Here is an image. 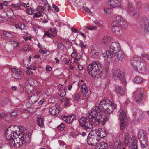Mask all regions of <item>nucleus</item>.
I'll list each match as a JSON object with an SVG mask.
<instances>
[{
	"instance_id": "nucleus-1",
	"label": "nucleus",
	"mask_w": 149,
	"mask_h": 149,
	"mask_svg": "<svg viewBox=\"0 0 149 149\" xmlns=\"http://www.w3.org/2000/svg\"><path fill=\"white\" fill-rule=\"evenodd\" d=\"M87 69L91 76L97 78L100 77L103 73L101 65L95 62L89 65Z\"/></svg>"
},
{
	"instance_id": "nucleus-2",
	"label": "nucleus",
	"mask_w": 149,
	"mask_h": 149,
	"mask_svg": "<svg viewBox=\"0 0 149 149\" xmlns=\"http://www.w3.org/2000/svg\"><path fill=\"white\" fill-rule=\"evenodd\" d=\"M102 113L103 112L97 113V114L92 116L91 113H88V118L90 119H92V121L95 123L97 122L98 124L100 123L104 125L108 119L106 115L103 114Z\"/></svg>"
},
{
	"instance_id": "nucleus-3",
	"label": "nucleus",
	"mask_w": 149,
	"mask_h": 149,
	"mask_svg": "<svg viewBox=\"0 0 149 149\" xmlns=\"http://www.w3.org/2000/svg\"><path fill=\"white\" fill-rule=\"evenodd\" d=\"M120 49V46L118 42H113L110 46L109 50L106 51V55L108 58H111L115 56Z\"/></svg>"
},
{
	"instance_id": "nucleus-4",
	"label": "nucleus",
	"mask_w": 149,
	"mask_h": 149,
	"mask_svg": "<svg viewBox=\"0 0 149 149\" xmlns=\"http://www.w3.org/2000/svg\"><path fill=\"white\" fill-rule=\"evenodd\" d=\"M90 120H92V119H90L86 117H81L79 121L80 126L86 131H90L93 127Z\"/></svg>"
},
{
	"instance_id": "nucleus-5",
	"label": "nucleus",
	"mask_w": 149,
	"mask_h": 149,
	"mask_svg": "<svg viewBox=\"0 0 149 149\" xmlns=\"http://www.w3.org/2000/svg\"><path fill=\"white\" fill-rule=\"evenodd\" d=\"M124 73L119 69L116 70L113 73V76L116 80L118 79L122 83V84H125L126 80L125 77Z\"/></svg>"
},
{
	"instance_id": "nucleus-6",
	"label": "nucleus",
	"mask_w": 149,
	"mask_h": 149,
	"mask_svg": "<svg viewBox=\"0 0 149 149\" xmlns=\"http://www.w3.org/2000/svg\"><path fill=\"white\" fill-rule=\"evenodd\" d=\"M96 132V130H92L89 133L87 139V141L88 144L91 146L94 145V142L96 140L97 141H99L100 140L97 138L96 139L95 135H94L93 133Z\"/></svg>"
},
{
	"instance_id": "nucleus-7",
	"label": "nucleus",
	"mask_w": 149,
	"mask_h": 149,
	"mask_svg": "<svg viewBox=\"0 0 149 149\" xmlns=\"http://www.w3.org/2000/svg\"><path fill=\"white\" fill-rule=\"evenodd\" d=\"M142 31L149 32V19L147 18L142 19L139 22Z\"/></svg>"
},
{
	"instance_id": "nucleus-8",
	"label": "nucleus",
	"mask_w": 149,
	"mask_h": 149,
	"mask_svg": "<svg viewBox=\"0 0 149 149\" xmlns=\"http://www.w3.org/2000/svg\"><path fill=\"white\" fill-rule=\"evenodd\" d=\"M103 102L102 100H101L99 106H96L95 107V109H92L91 111L90 112L91 114L93 116V115H95L96 114H97V113L99 112H104L105 109L104 108L103 105Z\"/></svg>"
},
{
	"instance_id": "nucleus-9",
	"label": "nucleus",
	"mask_w": 149,
	"mask_h": 149,
	"mask_svg": "<svg viewBox=\"0 0 149 149\" xmlns=\"http://www.w3.org/2000/svg\"><path fill=\"white\" fill-rule=\"evenodd\" d=\"M120 128L123 129L124 128L127 124L126 115L125 112L122 111L120 113Z\"/></svg>"
},
{
	"instance_id": "nucleus-10",
	"label": "nucleus",
	"mask_w": 149,
	"mask_h": 149,
	"mask_svg": "<svg viewBox=\"0 0 149 149\" xmlns=\"http://www.w3.org/2000/svg\"><path fill=\"white\" fill-rule=\"evenodd\" d=\"M112 26L113 27L112 31L115 34L119 36L122 33V31L121 28L117 24H113V23H112Z\"/></svg>"
},
{
	"instance_id": "nucleus-11",
	"label": "nucleus",
	"mask_w": 149,
	"mask_h": 149,
	"mask_svg": "<svg viewBox=\"0 0 149 149\" xmlns=\"http://www.w3.org/2000/svg\"><path fill=\"white\" fill-rule=\"evenodd\" d=\"M125 8L126 10L128 12L131 16H134L136 14L134 8L133 7L132 3H129Z\"/></svg>"
},
{
	"instance_id": "nucleus-12",
	"label": "nucleus",
	"mask_w": 149,
	"mask_h": 149,
	"mask_svg": "<svg viewBox=\"0 0 149 149\" xmlns=\"http://www.w3.org/2000/svg\"><path fill=\"white\" fill-rule=\"evenodd\" d=\"M138 137L139 141H142L143 140H146L147 137L146 132L143 130H140L138 133Z\"/></svg>"
},
{
	"instance_id": "nucleus-13",
	"label": "nucleus",
	"mask_w": 149,
	"mask_h": 149,
	"mask_svg": "<svg viewBox=\"0 0 149 149\" xmlns=\"http://www.w3.org/2000/svg\"><path fill=\"white\" fill-rule=\"evenodd\" d=\"M49 113L52 115L56 116L59 114L60 113V110L56 107V105H55L49 108Z\"/></svg>"
},
{
	"instance_id": "nucleus-14",
	"label": "nucleus",
	"mask_w": 149,
	"mask_h": 149,
	"mask_svg": "<svg viewBox=\"0 0 149 149\" xmlns=\"http://www.w3.org/2000/svg\"><path fill=\"white\" fill-rule=\"evenodd\" d=\"M19 139L22 141H24L26 142L29 143L31 141V134L30 133H24Z\"/></svg>"
},
{
	"instance_id": "nucleus-15",
	"label": "nucleus",
	"mask_w": 149,
	"mask_h": 149,
	"mask_svg": "<svg viewBox=\"0 0 149 149\" xmlns=\"http://www.w3.org/2000/svg\"><path fill=\"white\" fill-rule=\"evenodd\" d=\"M120 0H109V4L112 8H116L120 5Z\"/></svg>"
},
{
	"instance_id": "nucleus-16",
	"label": "nucleus",
	"mask_w": 149,
	"mask_h": 149,
	"mask_svg": "<svg viewBox=\"0 0 149 149\" xmlns=\"http://www.w3.org/2000/svg\"><path fill=\"white\" fill-rule=\"evenodd\" d=\"M116 108V104L109 105L108 108L105 109L104 112L106 113L111 114L113 113Z\"/></svg>"
},
{
	"instance_id": "nucleus-17",
	"label": "nucleus",
	"mask_w": 149,
	"mask_h": 149,
	"mask_svg": "<svg viewBox=\"0 0 149 149\" xmlns=\"http://www.w3.org/2000/svg\"><path fill=\"white\" fill-rule=\"evenodd\" d=\"M115 92L118 94L123 95L125 93L124 89L120 86H115Z\"/></svg>"
},
{
	"instance_id": "nucleus-18",
	"label": "nucleus",
	"mask_w": 149,
	"mask_h": 149,
	"mask_svg": "<svg viewBox=\"0 0 149 149\" xmlns=\"http://www.w3.org/2000/svg\"><path fill=\"white\" fill-rule=\"evenodd\" d=\"M116 54L117 55V59L121 61H123L125 60V55L122 51H119Z\"/></svg>"
},
{
	"instance_id": "nucleus-19",
	"label": "nucleus",
	"mask_w": 149,
	"mask_h": 149,
	"mask_svg": "<svg viewBox=\"0 0 149 149\" xmlns=\"http://www.w3.org/2000/svg\"><path fill=\"white\" fill-rule=\"evenodd\" d=\"M130 143L131 144V148H136V146H137V143L136 139L135 137H132L130 139Z\"/></svg>"
},
{
	"instance_id": "nucleus-20",
	"label": "nucleus",
	"mask_w": 149,
	"mask_h": 149,
	"mask_svg": "<svg viewBox=\"0 0 149 149\" xmlns=\"http://www.w3.org/2000/svg\"><path fill=\"white\" fill-rule=\"evenodd\" d=\"M12 126V125L10 126L6 132L5 136L6 139L8 140H10L13 138L11 131H8L9 129Z\"/></svg>"
},
{
	"instance_id": "nucleus-21",
	"label": "nucleus",
	"mask_w": 149,
	"mask_h": 149,
	"mask_svg": "<svg viewBox=\"0 0 149 149\" xmlns=\"http://www.w3.org/2000/svg\"><path fill=\"white\" fill-rule=\"evenodd\" d=\"M97 134V136L100 137V138H103L107 136V133L105 131H101L100 130V132L95 133Z\"/></svg>"
},
{
	"instance_id": "nucleus-22",
	"label": "nucleus",
	"mask_w": 149,
	"mask_h": 149,
	"mask_svg": "<svg viewBox=\"0 0 149 149\" xmlns=\"http://www.w3.org/2000/svg\"><path fill=\"white\" fill-rule=\"evenodd\" d=\"M146 64L144 62H140L139 63L138 67L141 71H144L145 70Z\"/></svg>"
},
{
	"instance_id": "nucleus-23",
	"label": "nucleus",
	"mask_w": 149,
	"mask_h": 149,
	"mask_svg": "<svg viewBox=\"0 0 149 149\" xmlns=\"http://www.w3.org/2000/svg\"><path fill=\"white\" fill-rule=\"evenodd\" d=\"M111 41V38L110 36H106L103 39L102 43L107 45Z\"/></svg>"
},
{
	"instance_id": "nucleus-24",
	"label": "nucleus",
	"mask_w": 149,
	"mask_h": 149,
	"mask_svg": "<svg viewBox=\"0 0 149 149\" xmlns=\"http://www.w3.org/2000/svg\"><path fill=\"white\" fill-rule=\"evenodd\" d=\"M134 81L136 84H141L143 82V79L140 76H136L134 78Z\"/></svg>"
},
{
	"instance_id": "nucleus-25",
	"label": "nucleus",
	"mask_w": 149,
	"mask_h": 149,
	"mask_svg": "<svg viewBox=\"0 0 149 149\" xmlns=\"http://www.w3.org/2000/svg\"><path fill=\"white\" fill-rule=\"evenodd\" d=\"M34 97H32V96H31L30 98L29 101V102L30 103L33 104L34 103L37 102L38 101V100H35V96H38V94L37 93H35L34 94Z\"/></svg>"
},
{
	"instance_id": "nucleus-26",
	"label": "nucleus",
	"mask_w": 149,
	"mask_h": 149,
	"mask_svg": "<svg viewBox=\"0 0 149 149\" xmlns=\"http://www.w3.org/2000/svg\"><path fill=\"white\" fill-rule=\"evenodd\" d=\"M118 25H119V26L120 27H122L125 29H126L127 27V24L126 23L124 19L123 21L122 20V21H120L118 23Z\"/></svg>"
},
{
	"instance_id": "nucleus-27",
	"label": "nucleus",
	"mask_w": 149,
	"mask_h": 149,
	"mask_svg": "<svg viewBox=\"0 0 149 149\" xmlns=\"http://www.w3.org/2000/svg\"><path fill=\"white\" fill-rule=\"evenodd\" d=\"M122 20L123 21V18L120 16H117L116 17V20L113 21L112 22V23H113V24H118V23Z\"/></svg>"
},
{
	"instance_id": "nucleus-28",
	"label": "nucleus",
	"mask_w": 149,
	"mask_h": 149,
	"mask_svg": "<svg viewBox=\"0 0 149 149\" xmlns=\"http://www.w3.org/2000/svg\"><path fill=\"white\" fill-rule=\"evenodd\" d=\"M37 123L38 126L41 127H43L44 126V120L42 118H39L37 120Z\"/></svg>"
},
{
	"instance_id": "nucleus-29",
	"label": "nucleus",
	"mask_w": 149,
	"mask_h": 149,
	"mask_svg": "<svg viewBox=\"0 0 149 149\" xmlns=\"http://www.w3.org/2000/svg\"><path fill=\"white\" fill-rule=\"evenodd\" d=\"M82 89V92L84 95L86 94L87 93L88 90L87 89L86 84L83 83L81 87Z\"/></svg>"
},
{
	"instance_id": "nucleus-30",
	"label": "nucleus",
	"mask_w": 149,
	"mask_h": 149,
	"mask_svg": "<svg viewBox=\"0 0 149 149\" xmlns=\"http://www.w3.org/2000/svg\"><path fill=\"white\" fill-rule=\"evenodd\" d=\"M129 138L128 137V133H126L125 135L124 140V143L125 146H126L130 143L129 141Z\"/></svg>"
},
{
	"instance_id": "nucleus-31",
	"label": "nucleus",
	"mask_w": 149,
	"mask_h": 149,
	"mask_svg": "<svg viewBox=\"0 0 149 149\" xmlns=\"http://www.w3.org/2000/svg\"><path fill=\"white\" fill-rule=\"evenodd\" d=\"M34 89V88L30 85L28 84L26 87V89L28 93H31Z\"/></svg>"
},
{
	"instance_id": "nucleus-32",
	"label": "nucleus",
	"mask_w": 149,
	"mask_h": 149,
	"mask_svg": "<svg viewBox=\"0 0 149 149\" xmlns=\"http://www.w3.org/2000/svg\"><path fill=\"white\" fill-rule=\"evenodd\" d=\"M114 147H115V148H117V149H121L120 147H122V145L119 140H118L116 141V142L114 143Z\"/></svg>"
},
{
	"instance_id": "nucleus-33",
	"label": "nucleus",
	"mask_w": 149,
	"mask_h": 149,
	"mask_svg": "<svg viewBox=\"0 0 149 149\" xmlns=\"http://www.w3.org/2000/svg\"><path fill=\"white\" fill-rule=\"evenodd\" d=\"M141 60H140V62H133L131 63V65L132 68L134 70H137L138 69V67L139 65V63H140Z\"/></svg>"
},
{
	"instance_id": "nucleus-34",
	"label": "nucleus",
	"mask_w": 149,
	"mask_h": 149,
	"mask_svg": "<svg viewBox=\"0 0 149 149\" xmlns=\"http://www.w3.org/2000/svg\"><path fill=\"white\" fill-rule=\"evenodd\" d=\"M141 146L142 147L146 148L148 145L147 139L146 140H143L142 141H140Z\"/></svg>"
},
{
	"instance_id": "nucleus-35",
	"label": "nucleus",
	"mask_w": 149,
	"mask_h": 149,
	"mask_svg": "<svg viewBox=\"0 0 149 149\" xmlns=\"http://www.w3.org/2000/svg\"><path fill=\"white\" fill-rule=\"evenodd\" d=\"M102 100L103 102H105L106 104H108L109 105H113V104H115L114 103H112L109 99L106 97H104V99Z\"/></svg>"
},
{
	"instance_id": "nucleus-36",
	"label": "nucleus",
	"mask_w": 149,
	"mask_h": 149,
	"mask_svg": "<svg viewBox=\"0 0 149 149\" xmlns=\"http://www.w3.org/2000/svg\"><path fill=\"white\" fill-rule=\"evenodd\" d=\"M12 71L14 72L13 75L15 74L18 75H22V73L21 71L19 69L15 68H12Z\"/></svg>"
},
{
	"instance_id": "nucleus-37",
	"label": "nucleus",
	"mask_w": 149,
	"mask_h": 149,
	"mask_svg": "<svg viewBox=\"0 0 149 149\" xmlns=\"http://www.w3.org/2000/svg\"><path fill=\"white\" fill-rule=\"evenodd\" d=\"M59 96L62 97H64L66 94V91L64 89H61L60 90V92H58Z\"/></svg>"
},
{
	"instance_id": "nucleus-38",
	"label": "nucleus",
	"mask_w": 149,
	"mask_h": 149,
	"mask_svg": "<svg viewBox=\"0 0 149 149\" xmlns=\"http://www.w3.org/2000/svg\"><path fill=\"white\" fill-rule=\"evenodd\" d=\"M57 47L59 50H61L63 51L64 50V47H65L63 45V43L61 42L57 43Z\"/></svg>"
},
{
	"instance_id": "nucleus-39",
	"label": "nucleus",
	"mask_w": 149,
	"mask_h": 149,
	"mask_svg": "<svg viewBox=\"0 0 149 149\" xmlns=\"http://www.w3.org/2000/svg\"><path fill=\"white\" fill-rule=\"evenodd\" d=\"M13 127H16L19 130L18 131H20L22 132H23L26 130V128L22 126L20 127L19 126L14 125Z\"/></svg>"
},
{
	"instance_id": "nucleus-40",
	"label": "nucleus",
	"mask_w": 149,
	"mask_h": 149,
	"mask_svg": "<svg viewBox=\"0 0 149 149\" xmlns=\"http://www.w3.org/2000/svg\"><path fill=\"white\" fill-rule=\"evenodd\" d=\"M143 94L142 93H140L139 98L137 99L136 101V102L139 104L140 102L142 101L143 99Z\"/></svg>"
},
{
	"instance_id": "nucleus-41",
	"label": "nucleus",
	"mask_w": 149,
	"mask_h": 149,
	"mask_svg": "<svg viewBox=\"0 0 149 149\" xmlns=\"http://www.w3.org/2000/svg\"><path fill=\"white\" fill-rule=\"evenodd\" d=\"M16 137H15L14 139L12 138L10 140H8L9 141V143L11 146L14 147L15 144V142L14 140L16 139Z\"/></svg>"
},
{
	"instance_id": "nucleus-42",
	"label": "nucleus",
	"mask_w": 149,
	"mask_h": 149,
	"mask_svg": "<svg viewBox=\"0 0 149 149\" xmlns=\"http://www.w3.org/2000/svg\"><path fill=\"white\" fill-rule=\"evenodd\" d=\"M3 34L5 36L10 38H13V35L11 33L6 31L4 32Z\"/></svg>"
},
{
	"instance_id": "nucleus-43",
	"label": "nucleus",
	"mask_w": 149,
	"mask_h": 149,
	"mask_svg": "<svg viewBox=\"0 0 149 149\" xmlns=\"http://www.w3.org/2000/svg\"><path fill=\"white\" fill-rule=\"evenodd\" d=\"M30 80H29V81L28 83L29 85H30L31 86L34 88L35 87H36L37 86V82L36 81L33 80V81L31 82H30Z\"/></svg>"
},
{
	"instance_id": "nucleus-44",
	"label": "nucleus",
	"mask_w": 149,
	"mask_h": 149,
	"mask_svg": "<svg viewBox=\"0 0 149 149\" xmlns=\"http://www.w3.org/2000/svg\"><path fill=\"white\" fill-rule=\"evenodd\" d=\"M18 91L21 94L24 92V87L21 85H19L18 88Z\"/></svg>"
},
{
	"instance_id": "nucleus-45",
	"label": "nucleus",
	"mask_w": 149,
	"mask_h": 149,
	"mask_svg": "<svg viewBox=\"0 0 149 149\" xmlns=\"http://www.w3.org/2000/svg\"><path fill=\"white\" fill-rule=\"evenodd\" d=\"M112 10L111 8H106L104 9V11L105 13L107 14H110L111 13Z\"/></svg>"
},
{
	"instance_id": "nucleus-46",
	"label": "nucleus",
	"mask_w": 149,
	"mask_h": 149,
	"mask_svg": "<svg viewBox=\"0 0 149 149\" xmlns=\"http://www.w3.org/2000/svg\"><path fill=\"white\" fill-rule=\"evenodd\" d=\"M100 145L104 149H108V148L107 144L104 142H102L100 143Z\"/></svg>"
},
{
	"instance_id": "nucleus-47",
	"label": "nucleus",
	"mask_w": 149,
	"mask_h": 149,
	"mask_svg": "<svg viewBox=\"0 0 149 149\" xmlns=\"http://www.w3.org/2000/svg\"><path fill=\"white\" fill-rule=\"evenodd\" d=\"M42 15L40 12L38 11L34 13L33 18L39 17Z\"/></svg>"
},
{
	"instance_id": "nucleus-48",
	"label": "nucleus",
	"mask_w": 149,
	"mask_h": 149,
	"mask_svg": "<svg viewBox=\"0 0 149 149\" xmlns=\"http://www.w3.org/2000/svg\"><path fill=\"white\" fill-rule=\"evenodd\" d=\"M61 118L65 122L67 123L68 118V116H66L64 115H62L61 116Z\"/></svg>"
},
{
	"instance_id": "nucleus-49",
	"label": "nucleus",
	"mask_w": 149,
	"mask_h": 149,
	"mask_svg": "<svg viewBox=\"0 0 149 149\" xmlns=\"http://www.w3.org/2000/svg\"><path fill=\"white\" fill-rule=\"evenodd\" d=\"M63 99L65 101V102L64 104V105L65 106H67L70 103V99L66 97L63 98Z\"/></svg>"
},
{
	"instance_id": "nucleus-50",
	"label": "nucleus",
	"mask_w": 149,
	"mask_h": 149,
	"mask_svg": "<svg viewBox=\"0 0 149 149\" xmlns=\"http://www.w3.org/2000/svg\"><path fill=\"white\" fill-rule=\"evenodd\" d=\"M17 115V111H16L12 112L10 114L11 117H16Z\"/></svg>"
},
{
	"instance_id": "nucleus-51",
	"label": "nucleus",
	"mask_w": 149,
	"mask_h": 149,
	"mask_svg": "<svg viewBox=\"0 0 149 149\" xmlns=\"http://www.w3.org/2000/svg\"><path fill=\"white\" fill-rule=\"evenodd\" d=\"M26 12L29 15H32L33 13L32 11V8H30L27 9Z\"/></svg>"
},
{
	"instance_id": "nucleus-52",
	"label": "nucleus",
	"mask_w": 149,
	"mask_h": 149,
	"mask_svg": "<svg viewBox=\"0 0 149 149\" xmlns=\"http://www.w3.org/2000/svg\"><path fill=\"white\" fill-rule=\"evenodd\" d=\"M9 102V100L7 98H5L4 99L2 102V104L3 105H5L7 104Z\"/></svg>"
},
{
	"instance_id": "nucleus-53",
	"label": "nucleus",
	"mask_w": 149,
	"mask_h": 149,
	"mask_svg": "<svg viewBox=\"0 0 149 149\" xmlns=\"http://www.w3.org/2000/svg\"><path fill=\"white\" fill-rule=\"evenodd\" d=\"M64 127L65 126L64 125L63 123H62L58 127V128L60 130H63L64 129Z\"/></svg>"
},
{
	"instance_id": "nucleus-54",
	"label": "nucleus",
	"mask_w": 149,
	"mask_h": 149,
	"mask_svg": "<svg viewBox=\"0 0 149 149\" xmlns=\"http://www.w3.org/2000/svg\"><path fill=\"white\" fill-rule=\"evenodd\" d=\"M79 46L81 48H86V45H85L84 43L82 41L79 44Z\"/></svg>"
},
{
	"instance_id": "nucleus-55",
	"label": "nucleus",
	"mask_w": 149,
	"mask_h": 149,
	"mask_svg": "<svg viewBox=\"0 0 149 149\" xmlns=\"http://www.w3.org/2000/svg\"><path fill=\"white\" fill-rule=\"evenodd\" d=\"M97 27L93 26H89L88 27H87V29L89 30H93L96 29Z\"/></svg>"
},
{
	"instance_id": "nucleus-56",
	"label": "nucleus",
	"mask_w": 149,
	"mask_h": 149,
	"mask_svg": "<svg viewBox=\"0 0 149 149\" xmlns=\"http://www.w3.org/2000/svg\"><path fill=\"white\" fill-rule=\"evenodd\" d=\"M45 8L47 7V9L48 10V11H50L52 10V8L48 3L45 4Z\"/></svg>"
},
{
	"instance_id": "nucleus-57",
	"label": "nucleus",
	"mask_w": 149,
	"mask_h": 149,
	"mask_svg": "<svg viewBox=\"0 0 149 149\" xmlns=\"http://www.w3.org/2000/svg\"><path fill=\"white\" fill-rule=\"evenodd\" d=\"M37 10L40 11V12H42L44 11V9L43 7L41 6H38L37 8Z\"/></svg>"
},
{
	"instance_id": "nucleus-58",
	"label": "nucleus",
	"mask_w": 149,
	"mask_h": 149,
	"mask_svg": "<svg viewBox=\"0 0 149 149\" xmlns=\"http://www.w3.org/2000/svg\"><path fill=\"white\" fill-rule=\"evenodd\" d=\"M49 31L51 33H53V34H56L57 31H56V29L55 28H50L49 29Z\"/></svg>"
},
{
	"instance_id": "nucleus-59",
	"label": "nucleus",
	"mask_w": 149,
	"mask_h": 149,
	"mask_svg": "<svg viewBox=\"0 0 149 149\" xmlns=\"http://www.w3.org/2000/svg\"><path fill=\"white\" fill-rule=\"evenodd\" d=\"M52 7L54 9L56 12H58L59 11V8L55 4H53V5Z\"/></svg>"
},
{
	"instance_id": "nucleus-60",
	"label": "nucleus",
	"mask_w": 149,
	"mask_h": 149,
	"mask_svg": "<svg viewBox=\"0 0 149 149\" xmlns=\"http://www.w3.org/2000/svg\"><path fill=\"white\" fill-rule=\"evenodd\" d=\"M137 8L139 9L141 8L142 6V4L140 1H138L136 4Z\"/></svg>"
},
{
	"instance_id": "nucleus-61",
	"label": "nucleus",
	"mask_w": 149,
	"mask_h": 149,
	"mask_svg": "<svg viewBox=\"0 0 149 149\" xmlns=\"http://www.w3.org/2000/svg\"><path fill=\"white\" fill-rule=\"evenodd\" d=\"M140 61L138 60L137 58L135 57L132 58L131 60V63L133 62H140Z\"/></svg>"
},
{
	"instance_id": "nucleus-62",
	"label": "nucleus",
	"mask_w": 149,
	"mask_h": 149,
	"mask_svg": "<svg viewBox=\"0 0 149 149\" xmlns=\"http://www.w3.org/2000/svg\"><path fill=\"white\" fill-rule=\"evenodd\" d=\"M74 96V97L75 99L77 101L79 100L80 98V95L78 94H75Z\"/></svg>"
},
{
	"instance_id": "nucleus-63",
	"label": "nucleus",
	"mask_w": 149,
	"mask_h": 149,
	"mask_svg": "<svg viewBox=\"0 0 149 149\" xmlns=\"http://www.w3.org/2000/svg\"><path fill=\"white\" fill-rule=\"evenodd\" d=\"M31 49V48L28 45L25 46L23 48L24 51H29Z\"/></svg>"
},
{
	"instance_id": "nucleus-64",
	"label": "nucleus",
	"mask_w": 149,
	"mask_h": 149,
	"mask_svg": "<svg viewBox=\"0 0 149 149\" xmlns=\"http://www.w3.org/2000/svg\"><path fill=\"white\" fill-rule=\"evenodd\" d=\"M14 76H13V77L15 79H21V75H18L17 74H15L13 75Z\"/></svg>"
}]
</instances>
